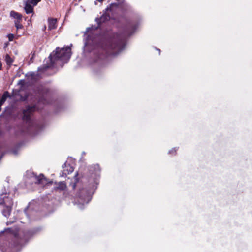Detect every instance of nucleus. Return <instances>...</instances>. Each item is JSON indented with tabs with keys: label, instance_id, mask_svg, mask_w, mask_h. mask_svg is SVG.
Wrapping results in <instances>:
<instances>
[{
	"label": "nucleus",
	"instance_id": "b1692460",
	"mask_svg": "<svg viewBox=\"0 0 252 252\" xmlns=\"http://www.w3.org/2000/svg\"><path fill=\"white\" fill-rule=\"evenodd\" d=\"M111 5L112 6V5H115V6H118V4H117V3H112Z\"/></svg>",
	"mask_w": 252,
	"mask_h": 252
},
{
	"label": "nucleus",
	"instance_id": "aec40b11",
	"mask_svg": "<svg viewBox=\"0 0 252 252\" xmlns=\"http://www.w3.org/2000/svg\"><path fill=\"white\" fill-rule=\"evenodd\" d=\"M7 37L8 38L9 41H11L14 38V35L13 34H8Z\"/></svg>",
	"mask_w": 252,
	"mask_h": 252
},
{
	"label": "nucleus",
	"instance_id": "7ed1b4c3",
	"mask_svg": "<svg viewBox=\"0 0 252 252\" xmlns=\"http://www.w3.org/2000/svg\"><path fill=\"white\" fill-rule=\"evenodd\" d=\"M97 184L96 181H94V184L92 185V188L89 189H84L79 187L76 191L75 197L78 198V202L76 203L78 207L82 209L84 206L87 204L92 199V194L94 193V191L96 189L95 185Z\"/></svg>",
	"mask_w": 252,
	"mask_h": 252
},
{
	"label": "nucleus",
	"instance_id": "5701e85b",
	"mask_svg": "<svg viewBox=\"0 0 252 252\" xmlns=\"http://www.w3.org/2000/svg\"><path fill=\"white\" fill-rule=\"evenodd\" d=\"M24 81V80H20V81H19L18 84H22L23 83Z\"/></svg>",
	"mask_w": 252,
	"mask_h": 252
},
{
	"label": "nucleus",
	"instance_id": "6ab92c4d",
	"mask_svg": "<svg viewBox=\"0 0 252 252\" xmlns=\"http://www.w3.org/2000/svg\"><path fill=\"white\" fill-rule=\"evenodd\" d=\"M94 166L95 168V173L97 174L98 173H99L100 172L99 166L98 164L95 165Z\"/></svg>",
	"mask_w": 252,
	"mask_h": 252
},
{
	"label": "nucleus",
	"instance_id": "f257e3e1",
	"mask_svg": "<svg viewBox=\"0 0 252 252\" xmlns=\"http://www.w3.org/2000/svg\"><path fill=\"white\" fill-rule=\"evenodd\" d=\"M71 56V48L69 47L60 48H56L49 56L50 63L43 64L38 67L37 72L35 74L33 73L32 75V77L34 76H40L42 74L51 75L54 73L53 68H57L58 66L62 67L63 64L66 63Z\"/></svg>",
	"mask_w": 252,
	"mask_h": 252
},
{
	"label": "nucleus",
	"instance_id": "dca6fc26",
	"mask_svg": "<svg viewBox=\"0 0 252 252\" xmlns=\"http://www.w3.org/2000/svg\"><path fill=\"white\" fill-rule=\"evenodd\" d=\"M20 23L21 21H14L15 26L17 30L19 29H21L23 27V26Z\"/></svg>",
	"mask_w": 252,
	"mask_h": 252
},
{
	"label": "nucleus",
	"instance_id": "393cba45",
	"mask_svg": "<svg viewBox=\"0 0 252 252\" xmlns=\"http://www.w3.org/2000/svg\"><path fill=\"white\" fill-rule=\"evenodd\" d=\"M1 67H2V64H1V62L0 61V70H1Z\"/></svg>",
	"mask_w": 252,
	"mask_h": 252
},
{
	"label": "nucleus",
	"instance_id": "423d86ee",
	"mask_svg": "<svg viewBox=\"0 0 252 252\" xmlns=\"http://www.w3.org/2000/svg\"><path fill=\"white\" fill-rule=\"evenodd\" d=\"M35 109L34 107L28 106L27 108L23 110V120L26 121V123L30 124L31 123V116L32 111Z\"/></svg>",
	"mask_w": 252,
	"mask_h": 252
},
{
	"label": "nucleus",
	"instance_id": "f8f14e48",
	"mask_svg": "<svg viewBox=\"0 0 252 252\" xmlns=\"http://www.w3.org/2000/svg\"><path fill=\"white\" fill-rule=\"evenodd\" d=\"M57 20L56 19L50 18L48 19V28L50 30L54 29L56 28Z\"/></svg>",
	"mask_w": 252,
	"mask_h": 252
},
{
	"label": "nucleus",
	"instance_id": "412c9836",
	"mask_svg": "<svg viewBox=\"0 0 252 252\" xmlns=\"http://www.w3.org/2000/svg\"><path fill=\"white\" fill-rule=\"evenodd\" d=\"M44 178V175L43 174H41L38 177V183H42L41 180H42V178Z\"/></svg>",
	"mask_w": 252,
	"mask_h": 252
},
{
	"label": "nucleus",
	"instance_id": "20e7f679",
	"mask_svg": "<svg viewBox=\"0 0 252 252\" xmlns=\"http://www.w3.org/2000/svg\"><path fill=\"white\" fill-rule=\"evenodd\" d=\"M21 240L16 236L11 241H5L0 243V252H17L22 246Z\"/></svg>",
	"mask_w": 252,
	"mask_h": 252
},
{
	"label": "nucleus",
	"instance_id": "4be33fe9",
	"mask_svg": "<svg viewBox=\"0 0 252 252\" xmlns=\"http://www.w3.org/2000/svg\"><path fill=\"white\" fill-rule=\"evenodd\" d=\"M176 150H177L175 148H173L172 149H171V150H170L169 151V154H175L176 153Z\"/></svg>",
	"mask_w": 252,
	"mask_h": 252
},
{
	"label": "nucleus",
	"instance_id": "9b49d317",
	"mask_svg": "<svg viewBox=\"0 0 252 252\" xmlns=\"http://www.w3.org/2000/svg\"><path fill=\"white\" fill-rule=\"evenodd\" d=\"M109 17L105 14L102 15L100 18H96L95 21L97 22L98 25L100 26L102 23L108 20Z\"/></svg>",
	"mask_w": 252,
	"mask_h": 252
},
{
	"label": "nucleus",
	"instance_id": "f3484780",
	"mask_svg": "<svg viewBox=\"0 0 252 252\" xmlns=\"http://www.w3.org/2000/svg\"><path fill=\"white\" fill-rule=\"evenodd\" d=\"M41 0H26L27 1L31 3L33 6H36Z\"/></svg>",
	"mask_w": 252,
	"mask_h": 252
},
{
	"label": "nucleus",
	"instance_id": "6e6552de",
	"mask_svg": "<svg viewBox=\"0 0 252 252\" xmlns=\"http://www.w3.org/2000/svg\"><path fill=\"white\" fill-rule=\"evenodd\" d=\"M66 188L67 186L64 182H59L56 183V186L54 187V190L62 191L64 190Z\"/></svg>",
	"mask_w": 252,
	"mask_h": 252
},
{
	"label": "nucleus",
	"instance_id": "bb28decb",
	"mask_svg": "<svg viewBox=\"0 0 252 252\" xmlns=\"http://www.w3.org/2000/svg\"><path fill=\"white\" fill-rule=\"evenodd\" d=\"M34 54L32 55V57L31 58V59L33 57Z\"/></svg>",
	"mask_w": 252,
	"mask_h": 252
},
{
	"label": "nucleus",
	"instance_id": "1a4fd4ad",
	"mask_svg": "<svg viewBox=\"0 0 252 252\" xmlns=\"http://www.w3.org/2000/svg\"><path fill=\"white\" fill-rule=\"evenodd\" d=\"M33 6L31 3L26 1L25 2L24 10L27 14L33 12Z\"/></svg>",
	"mask_w": 252,
	"mask_h": 252
},
{
	"label": "nucleus",
	"instance_id": "39448f33",
	"mask_svg": "<svg viewBox=\"0 0 252 252\" xmlns=\"http://www.w3.org/2000/svg\"><path fill=\"white\" fill-rule=\"evenodd\" d=\"M19 94V91L17 92L13 91L12 94L10 95L8 91H5L0 99V103L3 105L7 98H10L14 101H17L18 100L23 101H25L28 98V95L27 94H25L24 96H22L20 95Z\"/></svg>",
	"mask_w": 252,
	"mask_h": 252
},
{
	"label": "nucleus",
	"instance_id": "9d476101",
	"mask_svg": "<svg viewBox=\"0 0 252 252\" xmlns=\"http://www.w3.org/2000/svg\"><path fill=\"white\" fill-rule=\"evenodd\" d=\"M10 15L11 17L15 19V21H21L22 15L14 11H11L10 13Z\"/></svg>",
	"mask_w": 252,
	"mask_h": 252
},
{
	"label": "nucleus",
	"instance_id": "f03ea898",
	"mask_svg": "<svg viewBox=\"0 0 252 252\" xmlns=\"http://www.w3.org/2000/svg\"><path fill=\"white\" fill-rule=\"evenodd\" d=\"M124 46V40L119 37L106 40L102 46V51L97 54L96 62L102 65H105L109 62L108 57L117 55Z\"/></svg>",
	"mask_w": 252,
	"mask_h": 252
},
{
	"label": "nucleus",
	"instance_id": "0eeeda50",
	"mask_svg": "<svg viewBox=\"0 0 252 252\" xmlns=\"http://www.w3.org/2000/svg\"><path fill=\"white\" fill-rule=\"evenodd\" d=\"M6 206H4L3 209L2 210V213L4 216L8 217L10 214L11 211V207L13 205V202L11 200L8 203L6 202Z\"/></svg>",
	"mask_w": 252,
	"mask_h": 252
},
{
	"label": "nucleus",
	"instance_id": "a878e982",
	"mask_svg": "<svg viewBox=\"0 0 252 252\" xmlns=\"http://www.w3.org/2000/svg\"><path fill=\"white\" fill-rule=\"evenodd\" d=\"M2 105V104L0 103V111L1 110V106Z\"/></svg>",
	"mask_w": 252,
	"mask_h": 252
},
{
	"label": "nucleus",
	"instance_id": "4468645a",
	"mask_svg": "<svg viewBox=\"0 0 252 252\" xmlns=\"http://www.w3.org/2000/svg\"><path fill=\"white\" fill-rule=\"evenodd\" d=\"M10 200L13 202L12 199L11 198H9L8 197H4L3 198L2 202H1L0 203H3L4 204V206H6V202L8 203V202H10Z\"/></svg>",
	"mask_w": 252,
	"mask_h": 252
},
{
	"label": "nucleus",
	"instance_id": "a211bd4d",
	"mask_svg": "<svg viewBox=\"0 0 252 252\" xmlns=\"http://www.w3.org/2000/svg\"><path fill=\"white\" fill-rule=\"evenodd\" d=\"M5 60L7 64H11L13 62V60L8 54L6 55Z\"/></svg>",
	"mask_w": 252,
	"mask_h": 252
},
{
	"label": "nucleus",
	"instance_id": "ddd939ff",
	"mask_svg": "<svg viewBox=\"0 0 252 252\" xmlns=\"http://www.w3.org/2000/svg\"><path fill=\"white\" fill-rule=\"evenodd\" d=\"M62 167L63 169L65 167H67V168L66 170L67 171V173L68 174L72 173L73 171V170H74L72 166H70V165H69L68 166H67L66 163H64V164L62 165Z\"/></svg>",
	"mask_w": 252,
	"mask_h": 252
},
{
	"label": "nucleus",
	"instance_id": "2eb2a0df",
	"mask_svg": "<svg viewBox=\"0 0 252 252\" xmlns=\"http://www.w3.org/2000/svg\"><path fill=\"white\" fill-rule=\"evenodd\" d=\"M78 173H76V175L74 176V179L75 181V182L73 184L72 188L73 189L75 190H76V187H78V178H77Z\"/></svg>",
	"mask_w": 252,
	"mask_h": 252
},
{
	"label": "nucleus",
	"instance_id": "cd10ccee",
	"mask_svg": "<svg viewBox=\"0 0 252 252\" xmlns=\"http://www.w3.org/2000/svg\"><path fill=\"white\" fill-rule=\"evenodd\" d=\"M66 171V170L65 169H63V172H65Z\"/></svg>",
	"mask_w": 252,
	"mask_h": 252
}]
</instances>
